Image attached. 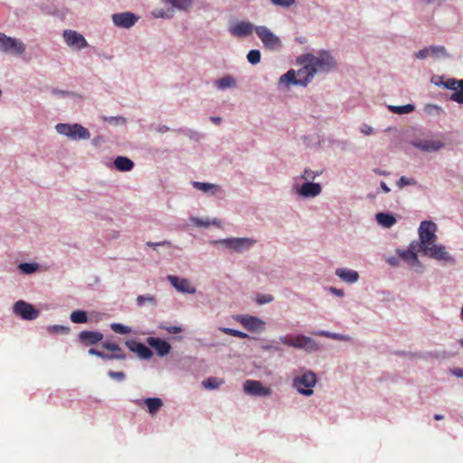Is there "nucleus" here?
Returning a JSON list of instances; mask_svg holds the SVG:
<instances>
[{"label": "nucleus", "instance_id": "cd10ccee", "mask_svg": "<svg viewBox=\"0 0 463 463\" xmlns=\"http://www.w3.org/2000/svg\"><path fill=\"white\" fill-rule=\"evenodd\" d=\"M415 109L414 105L407 104L404 106H389V110L395 114H407Z\"/></svg>", "mask_w": 463, "mask_h": 463}, {"label": "nucleus", "instance_id": "f03ea898", "mask_svg": "<svg viewBox=\"0 0 463 463\" xmlns=\"http://www.w3.org/2000/svg\"><path fill=\"white\" fill-rule=\"evenodd\" d=\"M301 62L310 63L311 67L316 71V73L328 72L336 66L335 60L330 52L326 51L319 52L317 55L312 53L302 55Z\"/></svg>", "mask_w": 463, "mask_h": 463}, {"label": "nucleus", "instance_id": "a18cd8bd", "mask_svg": "<svg viewBox=\"0 0 463 463\" xmlns=\"http://www.w3.org/2000/svg\"><path fill=\"white\" fill-rule=\"evenodd\" d=\"M431 55H447L446 49L443 46H430Z\"/></svg>", "mask_w": 463, "mask_h": 463}, {"label": "nucleus", "instance_id": "f8f14e48", "mask_svg": "<svg viewBox=\"0 0 463 463\" xmlns=\"http://www.w3.org/2000/svg\"><path fill=\"white\" fill-rule=\"evenodd\" d=\"M243 391L250 395L255 396H269L271 394V390L265 387L259 381L247 380L243 384Z\"/></svg>", "mask_w": 463, "mask_h": 463}, {"label": "nucleus", "instance_id": "6e6d98bb", "mask_svg": "<svg viewBox=\"0 0 463 463\" xmlns=\"http://www.w3.org/2000/svg\"><path fill=\"white\" fill-rule=\"evenodd\" d=\"M109 375L113 378V379H117V380H123L125 378V373L123 372H114V371H109Z\"/></svg>", "mask_w": 463, "mask_h": 463}, {"label": "nucleus", "instance_id": "bb28decb", "mask_svg": "<svg viewBox=\"0 0 463 463\" xmlns=\"http://www.w3.org/2000/svg\"><path fill=\"white\" fill-rule=\"evenodd\" d=\"M224 381L216 377H209L203 382V385L206 389L213 390L219 388Z\"/></svg>", "mask_w": 463, "mask_h": 463}, {"label": "nucleus", "instance_id": "6e6552de", "mask_svg": "<svg viewBox=\"0 0 463 463\" xmlns=\"http://www.w3.org/2000/svg\"><path fill=\"white\" fill-rule=\"evenodd\" d=\"M437 225L431 221H423L419 228V238L423 245L429 246L435 243Z\"/></svg>", "mask_w": 463, "mask_h": 463}, {"label": "nucleus", "instance_id": "bf43d9fd", "mask_svg": "<svg viewBox=\"0 0 463 463\" xmlns=\"http://www.w3.org/2000/svg\"><path fill=\"white\" fill-rule=\"evenodd\" d=\"M168 243H169L168 241H163V242H157V243L148 241V242H146V245L148 247L156 248V246L164 245V244H168Z\"/></svg>", "mask_w": 463, "mask_h": 463}, {"label": "nucleus", "instance_id": "de8ad7c7", "mask_svg": "<svg viewBox=\"0 0 463 463\" xmlns=\"http://www.w3.org/2000/svg\"><path fill=\"white\" fill-rule=\"evenodd\" d=\"M69 329L62 326H52L48 328V332L51 334L54 333H67Z\"/></svg>", "mask_w": 463, "mask_h": 463}, {"label": "nucleus", "instance_id": "052dcab7", "mask_svg": "<svg viewBox=\"0 0 463 463\" xmlns=\"http://www.w3.org/2000/svg\"><path fill=\"white\" fill-rule=\"evenodd\" d=\"M330 290H331V292H333L336 296L342 297L344 295L343 289H338V288H331Z\"/></svg>", "mask_w": 463, "mask_h": 463}, {"label": "nucleus", "instance_id": "f704fd0d", "mask_svg": "<svg viewBox=\"0 0 463 463\" xmlns=\"http://www.w3.org/2000/svg\"><path fill=\"white\" fill-rule=\"evenodd\" d=\"M146 303L155 306L156 304V298L151 295H140L137 298V304L139 307L144 306Z\"/></svg>", "mask_w": 463, "mask_h": 463}, {"label": "nucleus", "instance_id": "f3484780", "mask_svg": "<svg viewBox=\"0 0 463 463\" xmlns=\"http://www.w3.org/2000/svg\"><path fill=\"white\" fill-rule=\"evenodd\" d=\"M168 280L173 287L182 293L194 294L196 292V288L186 279L170 275Z\"/></svg>", "mask_w": 463, "mask_h": 463}, {"label": "nucleus", "instance_id": "6ab92c4d", "mask_svg": "<svg viewBox=\"0 0 463 463\" xmlns=\"http://www.w3.org/2000/svg\"><path fill=\"white\" fill-rule=\"evenodd\" d=\"M126 346L131 352L137 354L142 359H149L153 355L152 351L146 345L137 341L128 340L126 341Z\"/></svg>", "mask_w": 463, "mask_h": 463}, {"label": "nucleus", "instance_id": "864d4df0", "mask_svg": "<svg viewBox=\"0 0 463 463\" xmlns=\"http://www.w3.org/2000/svg\"><path fill=\"white\" fill-rule=\"evenodd\" d=\"M429 55H431V52H430V48H424V49H421L416 54L415 56L418 58V59H425L427 58Z\"/></svg>", "mask_w": 463, "mask_h": 463}, {"label": "nucleus", "instance_id": "aec40b11", "mask_svg": "<svg viewBox=\"0 0 463 463\" xmlns=\"http://www.w3.org/2000/svg\"><path fill=\"white\" fill-rule=\"evenodd\" d=\"M147 344L156 350L159 356L166 355L171 350L170 344L161 338L148 337Z\"/></svg>", "mask_w": 463, "mask_h": 463}, {"label": "nucleus", "instance_id": "72a5a7b5", "mask_svg": "<svg viewBox=\"0 0 463 463\" xmlns=\"http://www.w3.org/2000/svg\"><path fill=\"white\" fill-rule=\"evenodd\" d=\"M219 329H220V331L223 332L224 334L232 335V336L243 338V339L249 337V335L246 333L236 330V329H232V328H229V327H220Z\"/></svg>", "mask_w": 463, "mask_h": 463}, {"label": "nucleus", "instance_id": "7ed1b4c3", "mask_svg": "<svg viewBox=\"0 0 463 463\" xmlns=\"http://www.w3.org/2000/svg\"><path fill=\"white\" fill-rule=\"evenodd\" d=\"M279 341L285 345L295 348H302L309 352L317 351L318 349V345L315 340H313L311 337L302 335H298L293 337L281 336Z\"/></svg>", "mask_w": 463, "mask_h": 463}, {"label": "nucleus", "instance_id": "0e129e2a", "mask_svg": "<svg viewBox=\"0 0 463 463\" xmlns=\"http://www.w3.org/2000/svg\"><path fill=\"white\" fill-rule=\"evenodd\" d=\"M211 120H212L213 123H215V124H219V123L221 122L222 118H219V117H212V118H211Z\"/></svg>", "mask_w": 463, "mask_h": 463}, {"label": "nucleus", "instance_id": "c03bdc74", "mask_svg": "<svg viewBox=\"0 0 463 463\" xmlns=\"http://www.w3.org/2000/svg\"><path fill=\"white\" fill-rule=\"evenodd\" d=\"M319 173H315L314 171H312L311 169H305L302 175H301V178L304 179V180H314L316 178L317 175H318Z\"/></svg>", "mask_w": 463, "mask_h": 463}, {"label": "nucleus", "instance_id": "c85d7f7f", "mask_svg": "<svg viewBox=\"0 0 463 463\" xmlns=\"http://www.w3.org/2000/svg\"><path fill=\"white\" fill-rule=\"evenodd\" d=\"M71 320L76 324L86 323L88 320L87 314L82 310H76L71 314Z\"/></svg>", "mask_w": 463, "mask_h": 463}, {"label": "nucleus", "instance_id": "5701e85b", "mask_svg": "<svg viewBox=\"0 0 463 463\" xmlns=\"http://www.w3.org/2000/svg\"><path fill=\"white\" fill-rule=\"evenodd\" d=\"M335 274L344 281L347 283H354L357 281L359 275L356 271L347 269H337Z\"/></svg>", "mask_w": 463, "mask_h": 463}, {"label": "nucleus", "instance_id": "8fccbe9b", "mask_svg": "<svg viewBox=\"0 0 463 463\" xmlns=\"http://www.w3.org/2000/svg\"><path fill=\"white\" fill-rule=\"evenodd\" d=\"M398 185L400 187H404L406 185L414 184L415 181L411 178H407L405 176H402L398 181Z\"/></svg>", "mask_w": 463, "mask_h": 463}, {"label": "nucleus", "instance_id": "39448f33", "mask_svg": "<svg viewBox=\"0 0 463 463\" xmlns=\"http://www.w3.org/2000/svg\"><path fill=\"white\" fill-rule=\"evenodd\" d=\"M316 383L317 375L313 372H307L294 379L293 386L299 393L310 396Z\"/></svg>", "mask_w": 463, "mask_h": 463}, {"label": "nucleus", "instance_id": "4c0bfd02", "mask_svg": "<svg viewBox=\"0 0 463 463\" xmlns=\"http://www.w3.org/2000/svg\"><path fill=\"white\" fill-rule=\"evenodd\" d=\"M37 268L38 265L36 263H21L19 265V269L25 274H31L34 272Z\"/></svg>", "mask_w": 463, "mask_h": 463}, {"label": "nucleus", "instance_id": "393cba45", "mask_svg": "<svg viewBox=\"0 0 463 463\" xmlns=\"http://www.w3.org/2000/svg\"><path fill=\"white\" fill-rule=\"evenodd\" d=\"M376 220L379 224L385 228H390L396 222V219L393 215L385 213H377Z\"/></svg>", "mask_w": 463, "mask_h": 463}, {"label": "nucleus", "instance_id": "5fc2aeb1", "mask_svg": "<svg viewBox=\"0 0 463 463\" xmlns=\"http://www.w3.org/2000/svg\"><path fill=\"white\" fill-rule=\"evenodd\" d=\"M88 353H89L90 354H91V355H96V356H99V357H100V358H102V359H107V360H109V354H104V353L99 352V351H98V350H96V349H94V348H90V349H89Z\"/></svg>", "mask_w": 463, "mask_h": 463}, {"label": "nucleus", "instance_id": "c756f323", "mask_svg": "<svg viewBox=\"0 0 463 463\" xmlns=\"http://www.w3.org/2000/svg\"><path fill=\"white\" fill-rule=\"evenodd\" d=\"M179 10H186L192 5V0H165Z\"/></svg>", "mask_w": 463, "mask_h": 463}, {"label": "nucleus", "instance_id": "338daca9", "mask_svg": "<svg viewBox=\"0 0 463 463\" xmlns=\"http://www.w3.org/2000/svg\"><path fill=\"white\" fill-rule=\"evenodd\" d=\"M263 349H264V350H270V349L279 350V348H277V347H273V346H271V345H265V346H263Z\"/></svg>", "mask_w": 463, "mask_h": 463}, {"label": "nucleus", "instance_id": "13d9d810", "mask_svg": "<svg viewBox=\"0 0 463 463\" xmlns=\"http://www.w3.org/2000/svg\"><path fill=\"white\" fill-rule=\"evenodd\" d=\"M361 132L367 136L371 135L373 133V128L368 125H364L361 128Z\"/></svg>", "mask_w": 463, "mask_h": 463}, {"label": "nucleus", "instance_id": "774afa93", "mask_svg": "<svg viewBox=\"0 0 463 463\" xmlns=\"http://www.w3.org/2000/svg\"><path fill=\"white\" fill-rule=\"evenodd\" d=\"M442 419H443V415H441V414L434 415V420H440Z\"/></svg>", "mask_w": 463, "mask_h": 463}, {"label": "nucleus", "instance_id": "603ef678", "mask_svg": "<svg viewBox=\"0 0 463 463\" xmlns=\"http://www.w3.org/2000/svg\"><path fill=\"white\" fill-rule=\"evenodd\" d=\"M274 5L288 7L295 3V0H270Z\"/></svg>", "mask_w": 463, "mask_h": 463}, {"label": "nucleus", "instance_id": "4d7b16f0", "mask_svg": "<svg viewBox=\"0 0 463 463\" xmlns=\"http://www.w3.org/2000/svg\"><path fill=\"white\" fill-rule=\"evenodd\" d=\"M112 359H118V360H123L125 359V354L122 353V351L119 352H114L112 354H109V360Z\"/></svg>", "mask_w": 463, "mask_h": 463}, {"label": "nucleus", "instance_id": "1a4fd4ad", "mask_svg": "<svg viewBox=\"0 0 463 463\" xmlns=\"http://www.w3.org/2000/svg\"><path fill=\"white\" fill-rule=\"evenodd\" d=\"M215 244L224 245L226 248L232 249L235 251H241L244 249L251 247L255 241L249 238H229L214 241Z\"/></svg>", "mask_w": 463, "mask_h": 463}, {"label": "nucleus", "instance_id": "9d476101", "mask_svg": "<svg viewBox=\"0 0 463 463\" xmlns=\"http://www.w3.org/2000/svg\"><path fill=\"white\" fill-rule=\"evenodd\" d=\"M14 312L26 320H33L39 316V311L33 306L23 300H19L14 305Z\"/></svg>", "mask_w": 463, "mask_h": 463}, {"label": "nucleus", "instance_id": "e433bc0d", "mask_svg": "<svg viewBox=\"0 0 463 463\" xmlns=\"http://www.w3.org/2000/svg\"><path fill=\"white\" fill-rule=\"evenodd\" d=\"M247 59L251 64L259 63L260 61V52L259 50H250L247 54Z\"/></svg>", "mask_w": 463, "mask_h": 463}, {"label": "nucleus", "instance_id": "ea45409f", "mask_svg": "<svg viewBox=\"0 0 463 463\" xmlns=\"http://www.w3.org/2000/svg\"><path fill=\"white\" fill-rule=\"evenodd\" d=\"M425 248H427V246L423 245L420 241H413L412 242L410 243L408 250L417 254L419 251H422L424 253Z\"/></svg>", "mask_w": 463, "mask_h": 463}, {"label": "nucleus", "instance_id": "0eeeda50", "mask_svg": "<svg viewBox=\"0 0 463 463\" xmlns=\"http://www.w3.org/2000/svg\"><path fill=\"white\" fill-rule=\"evenodd\" d=\"M255 33L260 37L266 49L278 51L281 48L282 43L279 37L275 35L268 27L263 25L256 26Z\"/></svg>", "mask_w": 463, "mask_h": 463}, {"label": "nucleus", "instance_id": "ddd939ff", "mask_svg": "<svg viewBox=\"0 0 463 463\" xmlns=\"http://www.w3.org/2000/svg\"><path fill=\"white\" fill-rule=\"evenodd\" d=\"M424 255L432 259L444 261L453 260L446 248L443 245L431 244L424 249Z\"/></svg>", "mask_w": 463, "mask_h": 463}, {"label": "nucleus", "instance_id": "2f4dec72", "mask_svg": "<svg viewBox=\"0 0 463 463\" xmlns=\"http://www.w3.org/2000/svg\"><path fill=\"white\" fill-rule=\"evenodd\" d=\"M216 85L219 89L224 90L233 87L235 85V80L232 77L230 76L222 77L216 81Z\"/></svg>", "mask_w": 463, "mask_h": 463}, {"label": "nucleus", "instance_id": "09e8293b", "mask_svg": "<svg viewBox=\"0 0 463 463\" xmlns=\"http://www.w3.org/2000/svg\"><path fill=\"white\" fill-rule=\"evenodd\" d=\"M159 328L165 329L170 334H178L183 331V328L181 326H160Z\"/></svg>", "mask_w": 463, "mask_h": 463}, {"label": "nucleus", "instance_id": "7c9ffc66", "mask_svg": "<svg viewBox=\"0 0 463 463\" xmlns=\"http://www.w3.org/2000/svg\"><path fill=\"white\" fill-rule=\"evenodd\" d=\"M398 254L402 259H403L404 260L411 264L418 261L417 254H415L413 251H411L410 250H399Z\"/></svg>", "mask_w": 463, "mask_h": 463}, {"label": "nucleus", "instance_id": "4be33fe9", "mask_svg": "<svg viewBox=\"0 0 463 463\" xmlns=\"http://www.w3.org/2000/svg\"><path fill=\"white\" fill-rule=\"evenodd\" d=\"M298 193L304 197H315L321 193V186L317 183L307 182L301 185Z\"/></svg>", "mask_w": 463, "mask_h": 463}, {"label": "nucleus", "instance_id": "dca6fc26", "mask_svg": "<svg viewBox=\"0 0 463 463\" xmlns=\"http://www.w3.org/2000/svg\"><path fill=\"white\" fill-rule=\"evenodd\" d=\"M230 33L235 37H246L255 31V27L250 22H239L229 28Z\"/></svg>", "mask_w": 463, "mask_h": 463}, {"label": "nucleus", "instance_id": "a211bd4d", "mask_svg": "<svg viewBox=\"0 0 463 463\" xmlns=\"http://www.w3.org/2000/svg\"><path fill=\"white\" fill-rule=\"evenodd\" d=\"M412 145L425 152H435L444 146V143L436 139H419L413 141Z\"/></svg>", "mask_w": 463, "mask_h": 463}, {"label": "nucleus", "instance_id": "e2e57ef3", "mask_svg": "<svg viewBox=\"0 0 463 463\" xmlns=\"http://www.w3.org/2000/svg\"><path fill=\"white\" fill-rule=\"evenodd\" d=\"M381 187L384 193L390 192V188L387 186V184L384 182H381Z\"/></svg>", "mask_w": 463, "mask_h": 463}, {"label": "nucleus", "instance_id": "f257e3e1", "mask_svg": "<svg viewBox=\"0 0 463 463\" xmlns=\"http://www.w3.org/2000/svg\"><path fill=\"white\" fill-rule=\"evenodd\" d=\"M302 56L298 58V62L302 66L298 71L289 70L279 79L280 84H293L306 87L313 79L316 71L308 62H301Z\"/></svg>", "mask_w": 463, "mask_h": 463}, {"label": "nucleus", "instance_id": "473e14b6", "mask_svg": "<svg viewBox=\"0 0 463 463\" xmlns=\"http://www.w3.org/2000/svg\"><path fill=\"white\" fill-rule=\"evenodd\" d=\"M442 85L449 90H457L458 88H463V79H449L448 80L442 82Z\"/></svg>", "mask_w": 463, "mask_h": 463}, {"label": "nucleus", "instance_id": "4468645a", "mask_svg": "<svg viewBox=\"0 0 463 463\" xmlns=\"http://www.w3.org/2000/svg\"><path fill=\"white\" fill-rule=\"evenodd\" d=\"M236 320L250 332L262 330L265 326L264 321L253 316H238Z\"/></svg>", "mask_w": 463, "mask_h": 463}, {"label": "nucleus", "instance_id": "c9c22d12", "mask_svg": "<svg viewBox=\"0 0 463 463\" xmlns=\"http://www.w3.org/2000/svg\"><path fill=\"white\" fill-rule=\"evenodd\" d=\"M110 328L115 333L121 334V335L129 334L131 332V328L130 327L126 326H124L122 324H118V323L111 324Z\"/></svg>", "mask_w": 463, "mask_h": 463}, {"label": "nucleus", "instance_id": "423d86ee", "mask_svg": "<svg viewBox=\"0 0 463 463\" xmlns=\"http://www.w3.org/2000/svg\"><path fill=\"white\" fill-rule=\"evenodd\" d=\"M24 51L25 45L22 41L0 33V52L12 55H21Z\"/></svg>", "mask_w": 463, "mask_h": 463}, {"label": "nucleus", "instance_id": "49530a36", "mask_svg": "<svg viewBox=\"0 0 463 463\" xmlns=\"http://www.w3.org/2000/svg\"><path fill=\"white\" fill-rule=\"evenodd\" d=\"M102 347L112 352H121V348L115 343L106 342L102 344Z\"/></svg>", "mask_w": 463, "mask_h": 463}, {"label": "nucleus", "instance_id": "9b49d317", "mask_svg": "<svg viewBox=\"0 0 463 463\" xmlns=\"http://www.w3.org/2000/svg\"><path fill=\"white\" fill-rule=\"evenodd\" d=\"M62 35L65 43L71 48L80 50L88 46V43L83 37V35L77 33L76 31L65 30Z\"/></svg>", "mask_w": 463, "mask_h": 463}, {"label": "nucleus", "instance_id": "79ce46f5", "mask_svg": "<svg viewBox=\"0 0 463 463\" xmlns=\"http://www.w3.org/2000/svg\"><path fill=\"white\" fill-rule=\"evenodd\" d=\"M450 99L459 104L463 103V88H458L450 96Z\"/></svg>", "mask_w": 463, "mask_h": 463}, {"label": "nucleus", "instance_id": "20e7f679", "mask_svg": "<svg viewBox=\"0 0 463 463\" xmlns=\"http://www.w3.org/2000/svg\"><path fill=\"white\" fill-rule=\"evenodd\" d=\"M56 130L71 139H89L90 137L89 130L80 124L60 123L56 126Z\"/></svg>", "mask_w": 463, "mask_h": 463}, {"label": "nucleus", "instance_id": "680f3d73", "mask_svg": "<svg viewBox=\"0 0 463 463\" xmlns=\"http://www.w3.org/2000/svg\"><path fill=\"white\" fill-rule=\"evenodd\" d=\"M453 373L458 377H463V369L457 368L453 371Z\"/></svg>", "mask_w": 463, "mask_h": 463}, {"label": "nucleus", "instance_id": "58836bf2", "mask_svg": "<svg viewBox=\"0 0 463 463\" xmlns=\"http://www.w3.org/2000/svg\"><path fill=\"white\" fill-rule=\"evenodd\" d=\"M314 335H319V336H326V337H329V338L336 339V340H345V339H347L346 336H344L342 335L335 334V333H330V332H327V331L316 332V333H314Z\"/></svg>", "mask_w": 463, "mask_h": 463}, {"label": "nucleus", "instance_id": "3c124183", "mask_svg": "<svg viewBox=\"0 0 463 463\" xmlns=\"http://www.w3.org/2000/svg\"><path fill=\"white\" fill-rule=\"evenodd\" d=\"M191 222L199 227H208L211 224L209 221H203L197 217H192Z\"/></svg>", "mask_w": 463, "mask_h": 463}, {"label": "nucleus", "instance_id": "b1692460", "mask_svg": "<svg viewBox=\"0 0 463 463\" xmlns=\"http://www.w3.org/2000/svg\"><path fill=\"white\" fill-rule=\"evenodd\" d=\"M115 167L122 172L130 171L134 167V163L128 157L126 156H118L114 160Z\"/></svg>", "mask_w": 463, "mask_h": 463}, {"label": "nucleus", "instance_id": "a878e982", "mask_svg": "<svg viewBox=\"0 0 463 463\" xmlns=\"http://www.w3.org/2000/svg\"><path fill=\"white\" fill-rule=\"evenodd\" d=\"M144 403L147 406L148 411L151 414H156L163 406L162 400L159 398H146Z\"/></svg>", "mask_w": 463, "mask_h": 463}, {"label": "nucleus", "instance_id": "a19ab883", "mask_svg": "<svg viewBox=\"0 0 463 463\" xmlns=\"http://www.w3.org/2000/svg\"><path fill=\"white\" fill-rule=\"evenodd\" d=\"M194 187L203 192H209L213 189H216V186L208 183L194 182Z\"/></svg>", "mask_w": 463, "mask_h": 463}, {"label": "nucleus", "instance_id": "412c9836", "mask_svg": "<svg viewBox=\"0 0 463 463\" xmlns=\"http://www.w3.org/2000/svg\"><path fill=\"white\" fill-rule=\"evenodd\" d=\"M79 339L85 345H93L103 339V334L96 331H81L79 335Z\"/></svg>", "mask_w": 463, "mask_h": 463}, {"label": "nucleus", "instance_id": "69168bd1", "mask_svg": "<svg viewBox=\"0 0 463 463\" xmlns=\"http://www.w3.org/2000/svg\"><path fill=\"white\" fill-rule=\"evenodd\" d=\"M168 129H169V128H168L167 127L164 126V127H160V128H158V131H159V132H161V133H164V132L168 131Z\"/></svg>", "mask_w": 463, "mask_h": 463}, {"label": "nucleus", "instance_id": "37998d69", "mask_svg": "<svg viewBox=\"0 0 463 463\" xmlns=\"http://www.w3.org/2000/svg\"><path fill=\"white\" fill-rule=\"evenodd\" d=\"M256 301L260 305L270 303L273 301V297L269 294L258 295Z\"/></svg>", "mask_w": 463, "mask_h": 463}, {"label": "nucleus", "instance_id": "2eb2a0df", "mask_svg": "<svg viewBox=\"0 0 463 463\" xmlns=\"http://www.w3.org/2000/svg\"><path fill=\"white\" fill-rule=\"evenodd\" d=\"M137 20L138 17L130 12L114 14L112 15V21L114 24L121 28H130L137 23Z\"/></svg>", "mask_w": 463, "mask_h": 463}]
</instances>
